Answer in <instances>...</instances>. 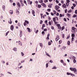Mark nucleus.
Wrapping results in <instances>:
<instances>
[{"label": "nucleus", "mask_w": 77, "mask_h": 77, "mask_svg": "<svg viewBox=\"0 0 77 77\" xmlns=\"http://www.w3.org/2000/svg\"><path fill=\"white\" fill-rule=\"evenodd\" d=\"M8 23L10 24H12V20H11V18H10V20H9L8 21Z\"/></svg>", "instance_id": "16"}, {"label": "nucleus", "mask_w": 77, "mask_h": 77, "mask_svg": "<svg viewBox=\"0 0 77 77\" xmlns=\"http://www.w3.org/2000/svg\"><path fill=\"white\" fill-rule=\"evenodd\" d=\"M56 15L57 16H59V13H57L56 14Z\"/></svg>", "instance_id": "59"}, {"label": "nucleus", "mask_w": 77, "mask_h": 77, "mask_svg": "<svg viewBox=\"0 0 77 77\" xmlns=\"http://www.w3.org/2000/svg\"><path fill=\"white\" fill-rule=\"evenodd\" d=\"M62 43V40H60L59 41V43L61 44Z\"/></svg>", "instance_id": "54"}, {"label": "nucleus", "mask_w": 77, "mask_h": 77, "mask_svg": "<svg viewBox=\"0 0 77 77\" xmlns=\"http://www.w3.org/2000/svg\"><path fill=\"white\" fill-rule=\"evenodd\" d=\"M48 7L49 8H51V5L50 4H49L48 5Z\"/></svg>", "instance_id": "29"}, {"label": "nucleus", "mask_w": 77, "mask_h": 77, "mask_svg": "<svg viewBox=\"0 0 77 77\" xmlns=\"http://www.w3.org/2000/svg\"><path fill=\"white\" fill-rule=\"evenodd\" d=\"M9 33V31H8L6 33V36H7V35H8V33Z\"/></svg>", "instance_id": "36"}, {"label": "nucleus", "mask_w": 77, "mask_h": 77, "mask_svg": "<svg viewBox=\"0 0 77 77\" xmlns=\"http://www.w3.org/2000/svg\"><path fill=\"white\" fill-rule=\"evenodd\" d=\"M66 4H64L62 6V8H63V9H66Z\"/></svg>", "instance_id": "5"}, {"label": "nucleus", "mask_w": 77, "mask_h": 77, "mask_svg": "<svg viewBox=\"0 0 77 77\" xmlns=\"http://www.w3.org/2000/svg\"><path fill=\"white\" fill-rule=\"evenodd\" d=\"M27 29L28 30V32H30V29L29 28H27Z\"/></svg>", "instance_id": "24"}, {"label": "nucleus", "mask_w": 77, "mask_h": 77, "mask_svg": "<svg viewBox=\"0 0 77 77\" xmlns=\"http://www.w3.org/2000/svg\"><path fill=\"white\" fill-rule=\"evenodd\" d=\"M17 5L18 7H20L21 6V5H20V2H17Z\"/></svg>", "instance_id": "20"}, {"label": "nucleus", "mask_w": 77, "mask_h": 77, "mask_svg": "<svg viewBox=\"0 0 77 77\" xmlns=\"http://www.w3.org/2000/svg\"><path fill=\"white\" fill-rule=\"evenodd\" d=\"M20 2L21 3V5L22 6H24V4L23 3V1H22V0H20Z\"/></svg>", "instance_id": "15"}, {"label": "nucleus", "mask_w": 77, "mask_h": 77, "mask_svg": "<svg viewBox=\"0 0 77 77\" xmlns=\"http://www.w3.org/2000/svg\"><path fill=\"white\" fill-rule=\"evenodd\" d=\"M73 63H76V60H75V57H73Z\"/></svg>", "instance_id": "9"}, {"label": "nucleus", "mask_w": 77, "mask_h": 77, "mask_svg": "<svg viewBox=\"0 0 77 77\" xmlns=\"http://www.w3.org/2000/svg\"><path fill=\"white\" fill-rule=\"evenodd\" d=\"M60 62L61 63H63L64 62H63V60H60Z\"/></svg>", "instance_id": "32"}, {"label": "nucleus", "mask_w": 77, "mask_h": 77, "mask_svg": "<svg viewBox=\"0 0 77 77\" xmlns=\"http://www.w3.org/2000/svg\"><path fill=\"white\" fill-rule=\"evenodd\" d=\"M10 3H12V0H10Z\"/></svg>", "instance_id": "64"}, {"label": "nucleus", "mask_w": 77, "mask_h": 77, "mask_svg": "<svg viewBox=\"0 0 77 77\" xmlns=\"http://www.w3.org/2000/svg\"><path fill=\"white\" fill-rule=\"evenodd\" d=\"M50 36V34L48 33L47 35V36L46 38L47 39H49V37Z\"/></svg>", "instance_id": "17"}, {"label": "nucleus", "mask_w": 77, "mask_h": 77, "mask_svg": "<svg viewBox=\"0 0 77 77\" xmlns=\"http://www.w3.org/2000/svg\"><path fill=\"white\" fill-rule=\"evenodd\" d=\"M42 27H45V24H44L42 25Z\"/></svg>", "instance_id": "47"}, {"label": "nucleus", "mask_w": 77, "mask_h": 77, "mask_svg": "<svg viewBox=\"0 0 77 77\" xmlns=\"http://www.w3.org/2000/svg\"><path fill=\"white\" fill-rule=\"evenodd\" d=\"M43 2V0H39V2L40 3H42Z\"/></svg>", "instance_id": "22"}, {"label": "nucleus", "mask_w": 77, "mask_h": 77, "mask_svg": "<svg viewBox=\"0 0 77 77\" xmlns=\"http://www.w3.org/2000/svg\"><path fill=\"white\" fill-rule=\"evenodd\" d=\"M45 53L46 56H48V57H49L50 58H51V56L49 55V54L48 53H47V52H45Z\"/></svg>", "instance_id": "4"}, {"label": "nucleus", "mask_w": 77, "mask_h": 77, "mask_svg": "<svg viewBox=\"0 0 77 77\" xmlns=\"http://www.w3.org/2000/svg\"><path fill=\"white\" fill-rule=\"evenodd\" d=\"M23 62H24V60H23L21 61V63H23Z\"/></svg>", "instance_id": "62"}, {"label": "nucleus", "mask_w": 77, "mask_h": 77, "mask_svg": "<svg viewBox=\"0 0 77 77\" xmlns=\"http://www.w3.org/2000/svg\"><path fill=\"white\" fill-rule=\"evenodd\" d=\"M14 25H12L11 26V29L12 31H13V30H14Z\"/></svg>", "instance_id": "6"}, {"label": "nucleus", "mask_w": 77, "mask_h": 77, "mask_svg": "<svg viewBox=\"0 0 77 77\" xmlns=\"http://www.w3.org/2000/svg\"><path fill=\"white\" fill-rule=\"evenodd\" d=\"M72 17H73V18H75V17H76V15L75 14H74L73 16Z\"/></svg>", "instance_id": "39"}, {"label": "nucleus", "mask_w": 77, "mask_h": 77, "mask_svg": "<svg viewBox=\"0 0 77 77\" xmlns=\"http://www.w3.org/2000/svg\"><path fill=\"white\" fill-rule=\"evenodd\" d=\"M49 62H50V63H53V60H50L49 61Z\"/></svg>", "instance_id": "41"}, {"label": "nucleus", "mask_w": 77, "mask_h": 77, "mask_svg": "<svg viewBox=\"0 0 77 77\" xmlns=\"http://www.w3.org/2000/svg\"><path fill=\"white\" fill-rule=\"evenodd\" d=\"M44 2L46 3H47L48 2V0H45L44 1Z\"/></svg>", "instance_id": "38"}, {"label": "nucleus", "mask_w": 77, "mask_h": 77, "mask_svg": "<svg viewBox=\"0 0 77 77\" xmlns=\"http://www.w3.org/2000/svg\"><path fill=\"white\" fill-rule=\"evenodd\" d=\"M73 6H74V7H75V6H76V5H75V4H73Z\"/></svg>", "instance_id": "50"}, {"label": "nucleus", "mask_w": 77, "mask_h": 77, "mask_svg": "<svg viewBox=\"0 0 77 77\" xmlns=\"http://www.w3.org/2000/svg\"><path fill=\"white\" fill-rule=\"evenodd\" d=\"M56 2L57 3H59V1L57 0L56 1Z\"/></svg>", "instance_id": "61"}, {"label": "nucleus", "mask_w": 77, "mask_h": 77, "mask_svg": "<svg viewBox=\"0 0 77 77\" xmlns=\"http://www.w3.org/2000/svg\"><path fill=\"white\" fill-rule=\"evenodd\" d=\"M67 16H70V15H71V14H68V13H67Z\"/></svg>", "instance_id": "57"}, {"label": "nucleus", "mask_w": 77, "mask_h": 77, "mask_svg": "<svg viewBox=\"0 0 77 77\" xmlns=\"http://www.w3.org/2000/svg\"><path fill=\"white\" fill-rule=\"evenodd\" d=\"M47 11L48 12H50V11H51V9H48Z\"/></svg>", "instance_id": "44"}, {"label": "nucleus", "mask_w": 77, "mask_h": 77, "mask_svg": "<svg viewBox=\"0 0 77 77\" xmlns=\"http://www.w3.org/2000/svg\"><path fill=\"white\" fill-rule=\"evenodd\" d=\"M69 11V12H72V10H70Z\"/></svg>", "instance_id": "55"}, {"label": "nucleus", "mask_w": 77, "mask_h": 77, "mask_svg": "<svg viewBox=\"0 0 77 77\" xmlns=\"http://www.w3.org/2000/svg\"><path fill=\"white\" fill-rule=\"evenodd\" d=\"M16 13H17V14H18V15L19 14V11H18V10H17L16 11Z\"/></svg>", "instance_id": "28"}, {"label": "nucleus", "mask_w": 77, "mask_h": 77, "mask_svg": "<svg viewBox=\"0 0 77 77\" xmlns=\"http://www.w3.org/2000/svg\"><path fill=\"white\" fill-rule=\"evenodd\" d=\"M63 48L64 50H65V49L66 48V47H63Z\"/></svg>", "instance_id": "52"}, {"label": "nucleus", "mask_w": 77, "mask_h": 77, "mask_svg": "<svg viewBox=\"0 0 77 77\" xmlns=\"http://www.w3.org/2000/svg\"><path fill=\"white\" fill-rule=\"evenodd\" d=\"M10 13L12 15L13 14V11L12 10H10Z\"/></svg>", "instance_id": "21"}, {"label": "nucleus", "mask_w": 77, "mask_h": 77, "mask_svg": "<svg viewBox=\"0 0 77 77\" xmlns=\"http://www.w3.org/2000/svg\"><path fill=\"white\" fill-rule=\"evenodd\" d=\"M74 40V37H72V41H73Z\"/></svg>", "instance_id": "51"}, {"label": "nucleus", "mask_w": 77, "mask_h": 77, "mask_svg": "<svg viewBox=\"0 0 77 77\" xmlns=\"http://www.w3.org/2000/svg\"><path fill=\"white\" fill-rule=\"evenodd\" d=\"M42 22H43V21H42V20H41L40 21V24H42Z\"/></svg>", "instance_id": "58"}, {"label": "nucleus", "mask_w": 77, "mask_h": 77, "mask_svg": "<svg viewBox=\"0 0 77 77\" xmlns=\"http://www.w3.org/2000/svg\"><path fill=\"white\" fill-rule=\"evenodd\" d=\"M66 6H69V3H68V2H66Z\"/></svg>", "instance_id": "31"}, {"label": "nucleus", "mask_w": 77, "mask_h": 77, "mask_svg": "<svg viewBox=\"0 0 77 77\" xmlns=\"http://www.w3.org/2000/svg\"><path fill=\"white\" fill-rule=\"evenodd\" d=\"M18 43L19 45L22 46V43L20 41H18Z\"/></svg>", "instance_id": "10"}, {"label": "nucleus", "mask_w": 77, "mask_h": 77, "mask_svg": "<svg viewBox=\"0 0 77 77\" xmlns=\"http://www.w3.org/2000/svg\"><path fill=\"white\" fill-rule=\"evenodd\" d=\"M38 8H41V5H38Z\"/></svg>", "instance_id": "30"}, {"label": "nucleus", "mask_w": 77, "mask_h": 77, "mask_svg": "<svg viewBox=\"0 0 77 77\" xmlns=\"http://www.w3.org/2000/svg\"><path fill=\"white\" fill-rule=\"evenodd\" d=\"M59 16L60 17H62V14H60Z\"/></svg>", "instance_id": "49"}, {"label": "nucleus", "mask_w": 77, "mask_h": 77, "mask_svg": "<svg viewBox=\"0 0 77 77\" xmlns=\"http://www.w3.org/2000/svg\"><path fill=\"white\" fill-rule=\"evenodd\" d=\"M13 50H14V51H17V48H13Z\"/></svg>", "instance_id": "19"}, {"label": "nucleus", "mask_w": 77, "mask_h": 77, "mask_svg": "<svg viewBox=\"0 0 77 77\" xmlns=\"http://www.w3.org/2000/svg\"><path fill=\"white\" fill-rule=\"evenodd\" d=\"M65 29V27H64V26L62 27L61 28L62 30H63V29Z\"/></svg>", "instance_id": "48"}, {"label": "nucleus", "mask_w": 77, "mask_h": 77, "mask_svg": "<svg viewBox=\"0 0 77 77\" xmlns=\"http://www.w3.org/2000/svg\"><path fill=\"white\" fill-rule=\"evenodd\" d=\"M32 15H33V14H35V11H34V10L32 11Z\"/></svg>", "instance_id": "33"}, {"label": "nucleus", "mask_w": 77, "mask_h": 77, "mask_svg": "<svg viewBox=\"0 0 77 77\" xmlns=\"http://www.w3.org/2000/svg\"><path fill=\"white\" fill-rule=\"evenodd\" d=\"M42 34H43V35H45V32L44 31H42Z\"/></svg>", "instance_id": "34"}, {"label": "nucleus", "mask_w": 77, "mask_h": 77, "mask_svg": "<svg viewBox=\"0 0 77 77\" xmlns=\"http://www.w3.org/2000/svg\"><path fill=\"white\" fill-rule=\"evenodd\" d=\"M21 54L22 56H24V54L23 52H21Z\"/></svg>", "instance_id": "27"}, {"label": "nucleus", "mask_w": 77, "mask_h": 77, "mask_svg": "<svg viewBox=\"0 0 77 77\" xmlns=\"http://www.w3.org/2000/svg\"><path fill=\"white\" fill-rule=\"evenodd\" d=\"M53 12L54 13V14H56V11H53Z\"/></svg>", "instance_id": "46"}, {"label": "nucleus", "mask_w": 77, "mask_h": 77, "mask_svg": "<svg viewBox=\"0 0 77 77\" xmlns=\"http://www.w3.org/2000/svg\"><path fill=\"white\" fill-rule=\"evenodd\" d=\"M21 36H22V33H20V37H21Z\"/></svg>", "instance_id": "60"}, {"label": "nucleus", "mask_w": 77, "mask_h": 77, "mask_svg": "<svg viewBox=\"0 0 77 77\" xmlns=\"http://www.w3.org/2000/svg\"><path fill=\"white\" fill-rule=\"evenodd\" d=\"M49 25H50V26H51V21H49Z\"/></svg>", "instance_id": "42"}, {"label": "nucleus", "mask_w": 77, "mask_h": 77, "mask_svg": "<svg viewBox=\"0 0 77 77\" xmlns=\"http://www.w3.org/2000/svg\"><path fill=\"white\" fill-rule=\"evenodd\" d=\"M75 36V35H74V34H72V37H74Z\"/></svg>", "instance_id": "40"}, {"label": "nucleus", "mask_w": 77, "mask_h": 77, "mask_svg": "<svg viewBox=\"0 0 77 77\" xmlns=\"http://www.w3.org/2000/svg\"><path fill=\"white\" fill-rule=\"evenodd\" d=\"M39 45L41 48H43V44L42 43H39Z\"/></svg>", "instance_id": "13"}, {"label": "nucleus", "mask_w": 77, "mask_h": 77, "mask_svg": "<svg viewBox=\"0 0 77 77\" xmlns=\"http://www.w3.org/2000/svg\"><path fill=\"white\" fill-rule=\"evenodd\" d=\"M55 39L56 41H57L59 39V36L57 35V37Z\"/></svg>", "instance_id": "14"}, {"label": "nucleus", "mask_w": 77, "mask_h": 77, "mask_svg": "<svg viewBox=\"0 0 77 77\" xmlns=\"http://www.w3.org/2000/svg\"><path fill=\"white\" fill-rule=\"evenodd\" d=\"M28 2L29 4H30V5H32V1H31L30 0H28Z\"/></svg>", "instance_id": "11"}, {"label": "nucleus", "mask_w": 77, "mask_h": 77, "mask_svg": "<svg viewBox=\"0 0 77 77\" xmlns=\"http://www.w3.org/2000/svg\"><path fill=\"white\" fill-rule=\"evenodd\" d=\"M55 9L57 11V10H58V9H59V6L57 5L55 6Z\"/></svg>", "instance_id": "8"}, {"label": "nucleus", "mask_w": 77, "mask_h": 77, "mask_svg": "<svg viewBox=\"0 0 77 77\" xmlns=\"http://www.w3.org/2000/svg\"><path fill=\"white\" fill-rule=\"evenodd\" d=\"M52 69H57V67H56V66H54L52 68Z\"/></svg>", "instance_id": "23"}, {"label": "nucleus", "mask_w": 77, "mask_h": 77, "mask_svg": "<svg viewBox=\"0 0 77 77\" xmlns=\"http://www.w3.org/2000/svg\"><path fill=\"white\" fill-rule=\"evenodd\" d=\"M2 9L4 11H5V6L4 5L2 6Z\"/></svg>", "instance_id": "18"}, {"label": "nucleus", "mask_w": 77, "mask_h": 77, "mask_svg": "<svg viewBox=\"0 0 77 77\" xmlns=\"http://www.w3.org/2000/svg\"><path fill=\"white\" fill-rule=\"evenodd\" d=\"M60 26V25L59 24H57V27H59V26Z\"/></svg>", "instance_id": "43"}, {"label": "nucleus", "mask_w": 77, "mask_h": 77, "mask_svg": "<svg viewBox=\"0 0 77 77\" xmlns=\"http://www.w3.org/2000/svg\"><path fill=\"white\" fill-rule=\"evenodd\" d=\"M51 42H48V45H51Z\"/></svg>", "instance_id": "45"}, {"label": "nucleus", "mask_w": 77, "mask_h": 77, "mask_svg": "<svg viewBox=\"0 0 77 77\" xmlns=\"http://www.w3.org/2000/svg\"><path fill=\"white\" fill-rule=\"evenodd\" d=\"M70 69L72 71H74L75 73V72H77V69L75 68H70Z\"/></svg>", "instance_id": "2"}, {"label": "nucleus", "mask_w": 77, "mask_h": 77, "mask_svg": "<svg viewBox=\"0 0 77 77\" xmlns=\"http://www.w3.org/2000/svg\"><path fill=\"white\" fill-rule=\"evenodd\" d=\"M51 15L53 16V15H54V13H51Z\"/></svg>", "instance_id": "56"}, {"label": "nucleus", "mask_w": 77, "mask_h": 77, "mask_svg": "<svg viewBox=\"0 0 77 77\" xmlns=\"http://www.w3.org/2000/svg\"><path fill=\"white\" fill-rule=\"evenodd\" d=\"M47 29H44V31L45 32H46V31H47Z\"/></svg>", "instance_id": "53"}, {"label": "nucleus", "mask_w": 77, "mask_h": 77, "mask_svg": "<svg viewBox=\"0 0 77 77\" xmlns=\"http://www.w3.org/2000/svg\"><path fill=\"white\" fill-rule=\"evenodd\" d=\"M48 63H47L46 64V68H48Z\"/></svg>", "instance_id": "26"}, {"label": "nucleus", "mask_w": 77, "mask_h": 77, "mask_svg": "<svg viewBox=\"0 0 77 77\" xmlns=\"http://www.w3.org/2000/svg\"><path fill=\"white\" fill-rule=\"evenodd\" d=\"M67 75H72V74L71 73H69V72H67Z\"/></svg>", "instance_id": "25"}, {"label": "nucleus", "mask_w": 77, "mask_h": 77, "mask_svg": "<svg viewBox=\"0 0 77 77\" xmlns=\"http://www.w3.org/2000/svg\"><path fill=\"white\" fill-rule=\"evenodd\" d=\"M75 14H77V10H76L75 11Z\"/></svg>", "instance_id": "63"}, {"label": "nucleus", "mask_w": 77, "mask_h": 77, "mask_svg": "<svg viewBox=\"0 0 77 77\" xmlns=\"http://www.w3.org/2000/svg\"><path fill=\"white\" fill-rule=\"evenodd\" d=\"M72 32L73 33H75V32L77 31V29L75 28L74 27H72Z\"/></svg>", "instance_id": "1"}, {"label": "nucleus", "mask_w": 77, "mask_h": 77, "mask_svg": "<svg viewBox=\"0 0 77 77\" xmlns=\"http://www.w3.org/2000/svg\"><path fill=\"white\" fill-rule=\"evenodd\" d=\"M56 20H58V18H57V17H56L55 18H53V21L54 22L56 21Z\"/></svg>", "instance_id": "7"}, {"label": "nucleus", "mask_w": 77, "mask_h": 77, "mask_svg": "<svg viewBox=\"0 0 77 77\" xmlns=\"http://www.w3.org/2000/svg\"><path fill=\"white\" fill-rule=\"evenodd\" d=\"M25 22L23 23V25L24 26H26V25H27V24H29V22L27 20H25Z\"/></svg>", "instance_id": "3"}, {"label": "nucleus", "mask_w": 77, "mask_h": 77, "mask_svg": "<svg viewBox=\"0 0 77 77\" xmlns=\"http://www.w3.org/2000/svg\"><path fill=\"white\" fill-rule=\"evenodd\" d=\"M42 6H44V7H45V8H46V5L45 3H42L41 4Z\"/></svg>", "instance_id": "12"}, {"label": "nucleus", "mask_w": 77, "mask_h": 77, "mask_svg": "<svg viewBox=\"0 0 77 77\" xmlns=\"http://www.w3.org/2000/svg\"><path fill=\"white\" fill-rule=\"evenodd\" d=\"M67 44L68 45H70V42H69V41H68L67 42Z\"/></svg>", "instance_id": "37"}, {"label": "nucleus", "mask_w": 77, "mask_h": 77, "mask_svg": "<svg viewBox=\"0 0 77 77\" xmlns=\"http://www.w3.org/2000/svg\"><path fill=\"white\" fill-rule=\"evenodd\" d=\"M66 2H67V3H70V0H67L66 1Z\"/></svg>", "instance_id": "35"}]
</instances>
